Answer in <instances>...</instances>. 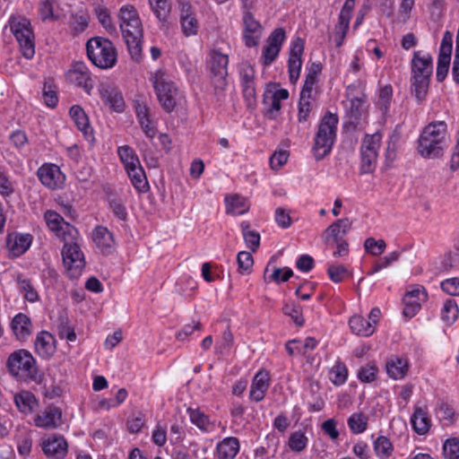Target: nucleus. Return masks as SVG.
<instances>
[{"mask_svg": "<svg viewBox=\"0 0 459 459\" xmlns=\"http://www.w3.org/2000/svg\"><path fill=\"white\" fill-rule=\"evenodd\" d=\"M122 37L133 59L138 61L141 56V39L143 25L138 12L132 4L123 5L118 13Z\"/></svg>", "mask_w": 459, "mask_h": 459, "instance_id": "f257e3e1", "label": "nucleus"}, {"mask_svg": "<svg viewBox=\"0 0 459 459\" xmlns=\"http://www.w3.org/2000/svg\"><path fill=\"white\" fill-rule=\"evenodd\" d=\"M449 134L447 125L444 121H436L427 125L418 140V152L425 159L440 158L447 146Z\"/></svg>", "mask_w": 459, "mask_h": 459, "instance_id": "f03ea898", "label": "nucleus"}, {"mask_svg": "<svg viewBox=\"0 0 459 459\" xmlns=\"http://www.w3.org/2000/svg\"><path fill=\"white\" fill-rule=\"evenodd\" d=\"M433 72V59L430 54L415 51L411 63V92L421 101L425 99Z\"/></svg>", "mask_w": 459, "mask_h": 459, "instance_id": "7ed1b4c3", "label": "nucleus"}, {"mask_svg": "<svg viewBox=\"0 0 459 459\" xmlns=\"http://www.w3.org/2000/svg\"><path fill=\"white\" fill-rule=\"evenodd\" d=\"M338 123V116L330 111L321 117L312 146L316 160H320L332 152L336 140Z\"/></svg>", "mask_w": 459, "mask_h": 459, "instance_id": "20e7f679", "label": "nucleus"}, {"mask_svg": "<svg viewBox=\"0 0 459 459\" xmlns=\"http://www.w3.org/2000/svg\"><path fill=\"white\" fill-rule=\"evenodd\" d=\"M117 155L134 189L144 193L149 189L148 180L139 157L129 145L117 148Z\"/></svg>", "mask_w": 459, "mask_h": 459, "instance_id": "39448f33", "label": "nucleus"}, {"mask_svg": "<svg viewBox=\"0 0 459 459\" xmlns=\"http://www.w3.org/2000/svg\"><path fill=\"white\" fill-rule=\"evenodd\" d=\"M87 56L91 62L99 68L109 69L117 63V50L113 43L102 37H94L86 44Z\"/></svg>", "mask_w": 459, "mask_h": 459, "instance_id": "423d86ee", "label": "nucleus"}, {"mask_svg": "<svg viewBox=\"0 0 459 459\" xmlns=\"http://www.w3.org/2000/svg\"><path fill=\"white\" fill-rule=\"evenodd\" d=\"M7 368L17 378L36 382L39 379L36 359L27 350L22 349L12 352L7 359Z\"/></svg>", "mask_w": 459, "mask_h": 459, "instance_id": "0eeeda50", "label": "nucleus"}, {"mask_svg": "<svg viewBox=\"0 0 459 459\" xmlns=\"http://www.w3.org/2000/svg\"><path fill=\"white\" fill-rule=\"evenodd\" d=\"M153 87L161 108L168 113L172 112L183 97L176 83L159 72L154 75Z\"/></svg>", "mask_w": 459, "mask_h": 459, "instance_id": "6e6552de", "label": "nucleus"}, {"mask_svg": "<svg viewBox=\"0 0 459 459\" xmlns=\"http://www.w3.org/2000/svg\"><path fill=\"white\" fill-rule=\"evenodd\" d=\"M381 141L382 134L379 132L366 134L363 137L359 149L361 174H369L376 169Z\"/></svg>", "mask_w": 459, "mask_h": 459, "instance_id": "1a4fd4ad", "label": "nucleus"}, {"mask_svg": "<svg viewBox=\"0 0 459 459\" xmlns=\"http://www.w3.org/2000/svg\"><path fill=\"white\" fill-rule=\"evenodd\" d=\"M79 236L71 241H62L64 247L62 248V258L64 265L70 278L79 277L84 267V255L78 244Z\"/></svg>", "mask_w": 459, "mask_h": 459, "instance_id": "9d476101", "label": "nucleus"}, {"mask_svg": "<svg viewBox=\"0 0 459 459\" xmlns=\"http://www.w3.org/2000/svg\"><path fill=\"white\" fill-rule=\"evenodd\" d=\"M10 28L19 43L22 56L26 59H31L35 55V40L30 21L25 18L12 19Z\"/></svg>", "mask_w": 459, "mask_h": 459, "instance_id": "9b49d317", "label": "nucleus"}, {"mask_svg": "<svg viewBox=\"0 0 459 459\" xmlns=\"http://www.w3.org/2000/svg\"><path fill=\"white\" fill-rule=\"evenodd\" d=\"M44 219L48 230L61 241H71L75 237L79 236L77 229L69 222H66L64 218L55 211H46Z\"/></svg>", "mask_w": 459, "mask_h": 459, "instance_id": "f8f14e48", "label": "nucleus"}, {"mask_svg": "<svg viewBox=\"0 0 459 459\" xmlns=\"http://www.w3.org/2000/svg\"><path fill=\"white\" fill-rule=\"evenodd\" d=\"M380 316L381 310L377 307L370 310L368 317L354 315L349 320L350 329L358 336L369 337L375 333Z\"/></svg>", "mask_w": 459, "mask_h": 459, "instance_id": "ddd939ff", "label": "nucleus"}, {"mask_svg": "<svg viewBox=\"0 0 459 459\" xmlns=\"http://www.w3.org/2000/svg\"><path fill=\"white\" fill-rule=\"evenodd\" d=\"M178 20L180 29L185 37L197 35L199 31V20L195 6L188 1H178Z\"/></svg>", "mask_w": 459, "mask_h": 459, "instance_id": "4468645a", "label": "nucleus"}, {"mask_svg": "<svg viewBox=\"0 0 459 459\" xmlns=\"http://www.w3.org/2000/svg\"><path fill=\"white\" fill-rule=\"evenodd\" d=\"M229 57L218 50H212L209 54L208 68L216 88L223 89L226 86L228 75Z\"/></svg>", "mask_w": 459, "mask_h": 459, "instance_id": "2eb2a0df", "label": "nucleus"}, {"mask_svg": "<svg viewBox=\"0 0 459 459\" xmlns=\"http://www.w3.org/2000/svg\"><path fill=\"white\" fill-rule=\"evenodd\" d=\"M285 39L286 33L282 28H276L271 32L262 49L261 60L263 65L268 66L276 60Z\"/></svg>", "mask_w": 459, "mask_h": 459, "instance_id": "dca6fc26", "label": "nucleus"}, {"mask_svg": "<svg viewBox=\"0 0 459 459\" xmlns=\"http://www.w3.org/2000/svg\"><path fill=\"white\" fill-rule=\"evenodd\" d=\"M66 78L69 82L82 88L88 95H91L94 81L84 62L74 63L66 74Z\"/></svg>", "mask_w": 459, "mask_h": 459, "instance_id": "f3484780", "label": "nucleus"}, {"mask_svg": "<svg viewBox=\"0 0 459 459\" xmlns=\"http://www.w3.org/2000/svg\"><path fill=\"white\" fill-rule=\"evenodd\" d=\"M40 183L50 190L61 189L65 182V175L54 163H44L37 170Z\"/></svg>", "mask_w": 459, "mask_h": 459, "instance_id": "a211bd4d", "label": "nucleus"}, {"mask_svg": "<svg viewBox=\"0 0 459 459\" xmlns=\"http://www.w3.org/2000/svg\"><path fill=\"white\" fill-rule=\"evenodd\" d=\"M33 237L30 233L13 231L5 237L7 256L14 259L25 254L30 247Z\"/></svg>", "mask_w": 459, "mask_h": 459, "instance_id": "6ab92c4d", "label": "nucleus"}, {"mask_svg": "<svg viewBox=\"0 0 459 459\" xmlns=\"http://www.w3.org/2000/svg\"><path fill=\"white\" fill-rule=\"evenodd\" d=\"M305 42L299 37L292 39L290 48V56L288 60V73L290 82L295 84L300 75L302 67V55L304 52Z\"/></svg>", "mask_w": 459, "mask_h": 459, "instance_id": "aec40b11", "label": "nucleus"}, {"mask_svg": "<svg viewBox=\"0 0 459 459\" xmlns=\"http://www.w3.org/2000/svg\"><path fill=\"white\" fill-rule=\"evenodd\" d=\"M356 0H346L338 15V22L333 29V39L336 47H341L346 38Z\"/></svg>", "mask_w": 459, "mask_h": 459, "instance_id": "412c9836", "label": "nucleus"}, {"mask_svg": "<svg viewBox=\"0 0 459 459\" xmlns=\"http://www.w3.org/2000/svg\"><path fill=\"white\" fill-rule=\"evenodd\" d=\"M452 49L453 34L446 30L443 35L437 57V80L438 82H443L447 75L451 61Z\"/></svg>", "mask_w": 459, "mask_h": 459, "instance_id": "4be33fe9", "label": "nucleus"}, {"mask_svg": "<svg viewBox=\"0 0 459 459\" xmlns=\"http://www.w3.org/2000/svg\"><path fill=\"white\" fill-rule=\"evenodd\" d=\"M134 109L137 121L149 139H153L157 134L156 122L152 118L151 110L146 102L140 99L134 100Z\"/></svg>", "mask_w": 459, "mask_h": 459, "instance_id": "5701e85b", "label": "nucleus"}, {"mask_svg": "<svg viewBox=\"0 0 459 459\" xmlns=\"http://www.w3.org/2000/svg\"><path fill=\"white\" fill-rule=\"evenodd\" d=\"M243 40L247 48H254L259 44L263 36L264 28L252 13H243Z\"/></svg>", "mask_w": 459, "mask_h": 459, "instance_id": "b1692460", "label": "nucleus"}, {"mask_svg": "<svg viewBox=\"0 0 459 459\" xmlns=\"http://www.w3.org/2000/svg\"><path fill=\"white\" fill-rule=\"evenodd\" d=\"M289 98V91L286 89H267L264 93V105L265 106V116L269 119H275L281 108V102Z\"/></svg>", "mask_w": 459, "mask_h": 459, "instance_id": "393cba45", "label": "nucleus"}, {"mask_svg": "<svg viewBox=\"0 0 459 459\" xmlns=\"http://www.w3.org/2000/svg\"><path fill=\"white\" fill-rule=\"evenodd\" d=\"M99 94L103 102L113 111L121 113L125 109V101L121 92L108 82H101L98 87Z\"/></svg>", "mask_w": 459, "mask_h": 459, "instance_id": "a878e982", "label": "nucleus"}, {"mask_svg": "<svg viewBox=\"0 0 459 459\" xmlns=\"http://www.w3.org/2000/svg\"><path fill=\"white\" fill-rule=\"evenodd\" d=\"M42 450L48 457L62 459L67 453V443L60 435H51L42 440Z\"/></svg>", "mask_w": 459, "mask_h": 459, "instance_id": "bb28decb", "label": "nucleus"}, {"mask_svg": "<svg viewBox=\"0 0 459 459\" xmlns=\"http://www.w3.org/2000/svg\"><path fill=\"white\" fill-rule=\"evenodd\" d=\"M91 238L97 248L103 255L111 254L116 246L113 234L104 226H97L93 229Z\"/></svg>", "mask_w": 459, "mask_h": 459, "instance_id": "cd10ccee", "label": "nucleus"}, {"mask_svg": "<svg viewBox=\"0 0 459 459\" xmlns=\"http://www.w3.org/2000/svg\"><path fill=\"white\" fill-rule=\"evenodd\" d=\"M411 424L413 430L419 435H425L429 432L431 427V419L426 404L418 403L414 405V411L411 416Z\"/></svg>", "mask_w": 459, "mask_h": 459, "instance_id": "c85d7f7f", "label": "nucleus"}, {"mask_svg": "<svg viewBox=\"0 0 459 459\" xmlns=\"http://www.w3.org/2000/svg\"><path fill=\"white\" fill-rule=\"evenodd\" d=\"M62 419V411L56 406H48L34 418L35 426L51 429H56Z\"/></svg>", "mask_w": 459, "mask_h": 459, "instance_id": "c756f323", "label": "nucleus"}, {"mask_svg": "<svg viewBox=\"0 0 459 459\" xmlns=\"http://www.w3.org/2000/svg\"><path fill=\"white\" fill-rule=\"evenodd\" d=\"M36 353L42 359H49L56 351L54 335L47 331H41L36 336L34 342Z\"/></svg>", "mask_w": 459, "mask_h": 459, "instance_id": "7c9ffc66", "label": "nucleus"}, {"mask_svg": "<svg viewBox=\"0 0 459 459\" xmlns=\"http://www.w3.org/2000/svg\"><path fill=\"white\" fill-rule=\"evenodd\" d=\"M270 385V375L268 371L259 370L253 377L249 398L254 402H261L269 388Z\"/></svg>", "mask_w": 459, "mask_h": 459, "instance_id": "2f4dec72", "label": "nucleus"}, {"mask_svg": "<svg viewBox=\"0 0 459 459\" xmlns=\"http://www.w3.org/2000/svg\"><path fill=\"white\" fill-rule=\"evenodd\" d=\"M239 450V439L236 437H227L216 444L214 456L216 459H234Z\"/></svg>", "mask_w": 459, "mask_h": 459, "instance_id": "473e14b6", "label": "nucleus"}, {"mask_svg": "<svg viewBox=\"0 0 459 459\" xmlns=\"http://www.w3.org/2000/svg\"><path fill=\"white\" fill-rule=\"evenodd\" d=\"M385 372L387 376L394 380L403 379L410 368L407 358L392 356L385 362Z\"/></svg>", "mask_w": 459, "mask_h": 459, "instance_id": "72a5a7b5", "label": "nucleus"}, {"mask_svg": "<svg viewBox=\"0 0 459 459\" xmlns=\"http://www.w3.org/2000/svg\"><path fill=\"white\" fill-rule=\"evenodd\" d=\"M11 329L15 338L25 342L32 333V323L30 318L24 313H18L11 322Z\"/></svg>", "mask_w": 459, "mask_h": 459, "instance_id": "f704fd0d", "label": "nucleus"}, {"mask_svg": "<svg viewBox=\"0 0 459 459\" xmlns=\"http://www.w3.org/2000/svg\"><path fill=\"white\" fill-rule=\"evenodd\" d=\"M186 413L191 423L196 426L203 433H211L215 430V421H212L209 416L199 408L189 407L186 409Z\"/></svg>", "mask_w": 459, "mask_h": 459, "instance_id": "c9c22d12", "label": "nucleus"}, {"mask_svg": "<svg viewBox=\"0 0 459 459\" xmlns=\"http://www.w3.org/2000/svg\"><path fill=\"white\" fill-rule=\"evenodd\" d=\"M426 294L420 289L408 291L403 297V315L406 317H413L420 309V300L425 298Z\"/></svg>", "mask_w": 459, "mask_h": 459, "instance_id": "e433bc0d", "label": "nucleus"}, {"mask_svg": "<svg viewBox=\"0 0 459 459\" xmlns=\"http://www.w3.org/2000/svg\"><path fill=\"white\" fill-rule=\"evenodd\" d=\"M13 401L17 409L24 414L31 413L39 405L35 395L30 391H21L15 394Z\"/></svg>", "mask_w": 459, "mask_h": 459, "instance_id": "4c0bfd02", "label": "nucleus"}, {"mask_svg": "<svg viewBox=\"0 0 459 459\" xmlns=\"http://www.w3.org/2000/svg\"><path fill=\"white\" fill-rule=\"evenodd\" d=\"M19 291L22 294L23 299L30 302L35 303L39 301V295L32 284L31 281L22 274H18L15 278Z\"/></svg>", "mask_w": 459, "mask_h": 459, "instance_id": "58836bf2", "label": "nucleus"}, {"mask_svg": "<svg viewBox=\"0 0 459 459\" xmlns=\"http://www.w3.org/2000/svg\"><path fill=\"white\" fill-rule=\"evenodd\" d=\"M69 114L77 128L82 132L85 136L91 134L92 130L90 126L88 116L80 106L74 105L71 107Z\"/></svg>", "mask_w": 459, "mask_h": 459, "instance_id": "ea45409f", "label": "nucleus"}, {"mask_svg": "<svg viewBox=\"0 0 459 459\" xmlns=\"http://www.w3.org/2000/svg\"><path fill=\"white\" fill-rule=\"evenodd\" d=\"M459 316V307L453 299H446L440 310L441 320L447 325H453Z\"/></svg>", "mask_w": 459, "mask_h": 459, "instance_id": "a19ab883", "label": "nucleus"}, {"mask_svg": "<svg viewBox=\"0 0 459 459\" xmlns=\"http://www.w3.org/2000/svg\"><path fill=\"white\" fill-rule=\"evenodd\" d=\"M148 2L156 18L163 23L167 22L171 11L170 0H148Z\"/></svg>", "mask_w": 459, "mask_h": 459, "instance_id": "79ce46f5", "label": "nucleus"}, {"mask_svg": "<svg viewBox=\"0 0 459 459\" xmlns=\"http://www.w3.org/2000/svg\"><path fill=\"white\" fill-rule=\"evenodd\" d=\"M347 424L352 434H361L368 429V416L361 411L354 412L348 418Z\"/></svg>", "mask_w": 459, "mask_h": 459, "instance_id": "37998d69", "label": "nucleus"}, {"mask_svg": "<svg viewBox=\"0 0 459 459\" xmlns=\"http://www.w3.org/2000/svg\"><path fill=\"white\" fill-rule=\"evenodd\" d=\"M437 418L445 425H450L456 420L455 409L445 401H438L435 409Z\"/></svg>", "mask_w": 459, "mask_h": 459, "instance_id": "c03bdc74", "label": "nucleus"}, {"mask_svg": "<svg viewBox=\"0 0 459 459\" xmlns=\"http://www.w3.org/2000/svg\"><path fill=\"white\" fill-rule=\"evenodd\" d=\"M378 372L376 362L371 361L358 369L357 377L361 383L370 384L377 379Z\"/></svg>", "mask_w": 459, "mask_h": 459, "instance_id": "a18cd8bd", "label": "nucleus"}, {"mask_svg": "<svg viewBox=\"0 0 459 459\" xmlns=\"http://www.w3.org/2000/svg\"><path fill=\"white\" fill-rule=\"evenodd\" d=\"M226 211L228 213L232 215H242L244 214L248 207L246 204L245 198L240 195H235L226 197Z\"/></svg>", "mask_w": 459, "mask_h": 459, "instance_id": "49530a36", "label": "nucleus"}, {"mask_svg": "<svg viewBox=\"0 0 459 459\" xmlns=\"http://www.w3.org/2000/svg\"><path fill=\"white\" fill-rule=\"evenodd\" d=\"M240 228L247 247L252 251H255L260 245L259 233L251 230L250 224L247 221H242Z\"/></svg>", "mask_w": 459, "mask_h": 459, "instance_id": "de8ad7c7", "label": "nucleus"}, {"mask_svg": "<svg viewBox=\"0 0 459 459\" xmlns=\"http://www.w3.org/2000/svg\"><path fill=\"white\" fill-rule=\"evenodd\" d=\"M329 374L330 380L333 385H342L348 378V368L342 361L338 359L330 369Z\"/></svg>", "mask_w": 459, "mask_h": 459, "instance_id": "09e8293b", "label": "nucleus"}, {"mask_svg": "<svg viewBox=\"0 0 459 459\" xmlns=\"http://www.w3.org/2000/svg\"><path fill=\"white\" fill-rule=\"evenodd\" d=\"M375 453L380 459L391 456L394 447L391 441L385 436L378 437L373 444Z\"/></svg>", "mask_w": 459, "mask_h": 459, "instance_id": "8fccbe9b", "label": "nucleus"}, {"mask_svg": "<svg viewBox=\"0 0 459 459\" xmlns=\"http://www.w3.org/2000/svg\"><path fill=\"white\" fill-rule=\"evenodd\" d=\"M392 97L393 88L390 84L380 87L378 91L377 106L383 114H385L389 110Z\"/></svg>", "mask_w": 459, "mask_h": 459, "instance_id": "3c124183", "label": "nucleus"}, {"mask_svg": "<svg viewBox=\"0 0 459 459\" xmlns=\"http://www.w3.org/2000/svg\"><path fill=\"white\" fill-rule=\"evenodd\" d=\"M401 256L399 251H393L384 257L377 260L372 266L371 270L368 273V274H374L379 271L391 266L394 262L398 261Z\"/></svg>", "mask_w": 459, "mask_h": 459, "instance_id": "603ef678", "label": "nucleus"}, {"mask_svg": "<svg viewBox=\"0 0 459 459\" xmlns=\"http://www.w3.org/2000/svg\"><path fill=\"white\" fill-rule=\"evenodd\" d=\"M268 266L264 271V277L267 279L266 273H268ZM293 275V271L290 267L278 268L274 267L273 273L268 276L269 281H275L276 283L285 282Z\"/></svg>", "mask_w": 459, "mask_h": 459, "instance_id": "864d4df0", "label": "nucleus"}, {"mask_svg": "<svg viewBox=\"0 0 459 459\" xmlns=\"http://www.w3.org/2000/svg\"><path fill=\"white\" fill-rule=\"evenodd\" d=\"M43 100L49 108H55L58 102L56 86L52 81H47L43 86Z\"/></svg>", "mask_w": 459, "mask_h": 459, "instance_id": "5fc2aeb1", "label": "nucleus"}, {"mask_svg": "<svg viewBox=\"0 0 459 459\" xmlns=\"http://www.w3.org/2000/svg\"><path fill=\"white\" fill-rule=\"evenodd\" d=\"M364 247L370 255L378 256L385 252L386 243L384 239L376 240L374 238H368L364 242Z\"/></svg>", "mask_w": 459, "mask_h": 459, "instance_id": "6e6d98bb", "label": "nucleus"}, {"mask_svg": "<svg viewBox=\"0 0 459 459\" xmlns=\"http://www.w3.org/2000/svg\"><path fill=\"white\" fill-rule=\"evenodd\" d=\"M307 437L301 431L293 432L289 438V446L292 451L301 452L307 445Z\"/></svg>", "mask_w": 459, "mask_h": 459, "instance_id": "4d7b16f0", "label": "nucleus"}, {"mask_svg": "<svg viewBox=\"0 0 459 459\" xmlns=\"http://www.w3.org/2000/svg\"><path fill=\"white\" fill-rule=\"evenodd\" d=\"M283 313L290 316L296 325H303L305 320L302 316L301 307L295 303H286L282 308Z\"/></svg>", "mask_w": 459, "mask_h": 459, "instance_id": "13d9d810", "label": "nucleus"}, {"mask_svg": "<svg viewBox=\"0 0 459 459\" xmlns=\"http://www.w3.org/2000/svg\"><path fill=\"white\" fill-rule=\"evenodd\" d=\"M58 334L60 338L66 339L69 342L76 340V334L74 328L69 325L67 318L61 316L57 325Z\"/></svg>", "mask_w": 459, "mask_h": 459, "instance_id": "bf43d9fd", "label": "nucleus"}, {"mask_svg": "<svg viewBox=\"0 0 459 459\" xmlns=\"http://www.w3.org/2000/svg\"><path fill=\"white\" fill-rule=\"evenodd\" d=\"M95 13L99 22L101 25L108 31H114L115 26L112 22V19L110 17V13L108 10L102 5H98L95 7Z\"/></svg>", "mask_w": 459, "mask_h": 459, "instance_id": "052dcab7", "label": "nucleus"}, {"mask_svg": "<svg viewBox=\"0 0 459 459\" xmlns=\"http://www.w3.org/2000/svg\"><path fill=\"white\" fill-rule=\"evenodd\" d=\"M443 455L446 459H458L459 458V439L449 438L443 446Z\"/></svg>", "mask_w": 459, "mask_h": 459, "instance_id": "680f3d73", "label": "nucleus"}, {"mask_svg": "<svg viewBox=\"0 0 459 459\" xmlns=\"http://www.w3.org/2000/svg\"><path fill=\"white\" fill-rule=\"evenodd\" d=\"M14 192V184L7 174L0 170V195L4 199Z\"/></svg>", "mask_w": 459, "mask_h": 459, "instance_id": "e2e57ef3", "label": "nucleus"}, {"mask_svg": "<svg viewBox=\"0 0 459 459\" xmlns=\"http://www.w3.org/2000/svg\"><path fill=\"white\" fill-rule=\"evenodd\" d=\"M328 276L333 282H341L347 275V269L341 264H330L327 269Z\"/></svg>", "mask_w": 459, "mask_h": 459, "instance_id": "0e129e2a", "label": "nucleus"}, {"mask_svg": "<svg viewBox=\"0 0 459 459\" xmlns=\"http://www.w3.org/2000/svg\"><path fill=\"white\" fill-rule=\"evenodd\" d=\"M413 385L412 384H405L401 386H399V394L397 398V403L401 407H406L409 403L411 397L413 394Z\"/></svg>", "mask_w": 459, "mask_h": 459, "instance_id": "69168bd1", "label": "nucleus"}, {"mask_svg": "<svg viewBox=\"0 0 459 459\" xmlns=\"http://www.w3.org/2000/svg\"><path fill=\"white\" fill-rule=\"evenodd\" d=\"M152 442L158 446H163L167 442V427L158 423L152 434Z\"/></svg>", "mask_w": 459, "mask_h": 459, "instance_id": "338daca9", "label": "nucleus"}, {"mask_svg": "<svg viewBox=\"0 0 459 459\" xmlns=\"http://www.w3.org/2000/svg\"><path fill=\"white\" fill-rule=\"evenodd\" d=\"M441 289L451 296H459V278L446 279L441 282Z\"/></svg>", "mask_w": 459, "mask_h": 459, "instance_id": "774afa93", "label": "nucleus"}]
</instances>
